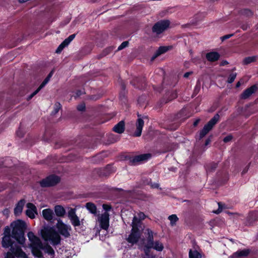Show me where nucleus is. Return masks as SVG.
Segmentation results:
<instances>
[{
    "label": "nucleus",
    "instance_id": "1",
    "mask_svg": "<svg viewBox=\"0 0 258 258\" xmlns=\"http://www.w3.org/2000/svg\"><path fill=\"white\" fill-rule=\"evenodd\" d=\"M29 241V247L31 249L32 254L38 258H43L42 250L45 253H48L51 258L54 255V251L53 248L48 244L43 245L40 239L34 234L30 231L27 234Z\"/></svg>",
    "mask_w": 258,
    "mask_h": 258
},
{
    "label": "nucleus",
    "instance_id": "2",
    "mask_svg": "<svg viewBox=\"0 0 258 258\" xmlns=\"http://www.w3.org/2000/svg\"><path fill=\"white\" fill-rule=\"evenodd\" d=\"M12 228V233L13 237L19 243L23 244L25 242L24 230L25 227V223L24 221L18 220L12 222L11 224Z\"/></svg>",
    "mask_w": 258,
    "mask_h": 258
},
{
    "label": "nucleus",
    "instance_id": "3",
    "mask_svg": "<svg viewBox=\"0 0 258 258\" xmlns=\"http://www.w3.org/2000/svg\"><path fill=\"white\" fill-rule=\"evenodd\" d=\"M41 235L44 240L50 242L53 245H56L60 243V236L53 227L44 228L41 231Z\"/></svg>",
    "mask_w": 258,
    "mask_h": 258
},
{
    "label": "nucleus",
    "instance_id": "4",
    "mask_svg": "<svg viewBox=\"0 0 258 258\" xmlns=\"http://www.w3.org/2000/svg\"><path fill=\"white\" fill-rule=\"evenodd\" d=\"M11 228L9 226H6L4 229V232L3 233V237L2 240V246L5 248H8L13 246L14 244V241L12 238L13 235H11Z\"/></svg>",
    "mask_w": 258,
    "mask_h": 258
},
{
    "label": "nucleus",
    "instance_id": "5",
    "mask_svg": "<svg viewBox=\"0 0 258 258\" xmlns=\"http://www.w3.org/2000/svg\"><path fill=\"white\" fill-rule=\"evenodd\" d=\"M29 258L28 255L18 245L11 247L10 251H8L4 254V258Z\"/></svg>",
    "mask_w": 258,
    "mask_h": 258
},
{
    "label": "nucleus",
    "instance_id": "6",
    "mask_svg": "<svg viewBox=\"0 0 258 258\" xmlns=\"http://www.w3.org/2000/svg\"><path fill=\"white\" fill-rule=\"evenodd\" d=\"M220 116L216 114L204 126L203 130L200 132V139L205 137L219 121Z\"/></svg>",
    "mask_w": 258,
    "mask_h": 258
},
{
    "label": "nucleus",
    "instance_id": "7",
    "mask_svg": "<svg viewBox=\"0 0 258 258\" xmlns=\"http://www.w3.org/2000/svg\"><path fill=\"white\" fill-rule=\"evenodd\" d=\"M55 226L59 234L64 237H69L70 236V231L72 230L71 226L64 224L61 219L57 220Z\"/></svg>",
    "mask_w": 258,
    "mask_h": 258
},
{
    "label": "nucleus",
    "instance_id": "8",
    "mask_svg": "<svg viewBox=\"0 0 258 258\" xmlns=\"http://www.w3.org/2000/svg\"><path fill=\"white\" fill-rule=\"evenodd\" d=\"M170 21L167 20L160 21L153 26L152 31L156 34H160L164 32L169 26Z\"/></svg>",
    "mask_w": 258,
    "mask_h": 258
},
{
    "label": "nucleus",
    "instance_id": "9",
    "mask_svg": "<svg viewBox=\"0 0 258 258\" xmlns=\"http://www.w3.org/2000/svg\"><path fill=\"white\" fill-rule=\"evenodd\" d=\"M60 179L59 178L55 175L49 176L43 179L40 182V185L42 187H49L56 184Z\"/></svg>",
    "mask_w": 258,
    "mask_h": 258
},
{
    "label": "nucleus",
    "instance_id": "10",
    "mask_svg": "<svg viewBox=\"0 0 258 258\" xmlns=\"http://www.w3.org/2000/svg\"><path fill=\"white\" fill-rule=\"evenodd\" d=\"M98 222L101 228L107 230L109 226V215L108 212H104L98 217Z\"/></svg>",
    "mask_w": 258,
    "mask_h": 258
},
{
    "label": "nucleus",
    "instance_id": "11",
    "mask_svg": "<svg viewBox=\"0 0 258 258\" xmlns=\"http://www.w3.org/2000/svg\"><path fill=\"white\" fill-rule=\"evenodd\" d=\"M139 228V227L134 228L133 227H132V232L127 239V241L129 243L133 244L136 243L138 241L141 236V232Z\"/></svg>",
    "mask_w": 258,
    "mask_h": 258
},
{
    "label": "nucleus",
    "instance_id": "12",
    "mask_svg": "<svg viewBox=\"0 0 258 258\" xmlns=\"http://www.w3.org/2000/svg\"><path fill=\"white\" fill-rule=\"evenodd\" d=\"M145 218V214L140 212L138 214L137 216H135L133 218V222L132 223V226L134 228L136 227H141L142 221Z\"/></svg>",
    "mask_w": 258,
    "mask_h": 258
},
{
    "label": "nucleus",
    "instance_id": "13",
    "mask_svg": "<svg viewBox=\"0 0 258 258\" xmlns=\"http://www.w3.org/2000/svg\"><path fill=\"white\" fill-rule=\"evenodd\" d=\"M258 89L257 85H254L246 89L241 94V98L242 99H246L248 98L252 94L255 93Z\"/></svg>",
    "mask_w": 258,
    "mask_h": 258
},
{
    "label": "nucleus",
    "instance_id": "14",
    "mask_svg": "<svg viewBox=\"0 0 258 258\" xmlns=\"http://www.w3.org/2000/svg\"><path fill=\"white\" fill-rule=\"evenodd\" d=\"M144 234L146 237V243L147 246L148 247L154 241V235H156V233H154L152 230L149 228H147L145 230Z\"/></svg>",
    "mask_w": 258,
    "mask_h": 258
},
{
    "label": "nucleus",
    "instance_id": "15",
    "mask_svg": "<svg viewBox=\"0 0 258 258\" xmlns=\"http://www.w3.org/2000/svg\"><path fill=\"white\" fill-rule=\"evenodd\" d=\"M27 210L26 211V215L31 219L35 218V215L37 214V209L32 203H29L27 204Z\"/></svg>",
    "mask_w": 258,
    "mask_h": 258
},
{
    "label": "nucleus",
    "instance_id": "16",
    "mask_svg": "<svg viewBox=\"0 0 258 258\" xmlns=\"http://www.w3.org/2000/svg\"><path fill=\"white\" fill-rule=\"evenodd\" d=\"M76 35L72 34L70 35L67 39H66L58 47L56 50V52L58 53H60L62 50L67 46H68L70 43L75 38Z\"/></svg>",
    "mask_w": 258,
    "mask_h": 258
},
{
    "label": "nucleus",
    "instance_id": "17",
    "mask_svg": "<svg viewBox=\"0 0 258 258\" xmlns=\"http://www.w3.org/2000/svg\"><path fill=\"white\" fill-rule=\"evenodd\" d=\"M144 124V122L143 120L141 118H139L137 119V122H136V131L135 133V136L136 137H140L141 136L142 134V131L143 127Z\"/></svg>",
    "mask_w": 258,
    "mask_h": 258
},
{
    "label": "nucleus",
    "instance_id": "18",
    "mask_svg": "<svg viewBox=\"0 0 258 258\" xmlns=\"http://www.w3.org/2000/svg\"><path fill=\"white\" fill-rule=\"evenodd\" d=\"M148 247L152 248L158 251H162L164 249V245L160 241L156 240Z\"/></svg>",
    "mask_w": 258,
    "mask_h": 258
},
{
    "label": "nucleus",
    "instance_id": "19",
    "mask_svg": "<svg viewBox=\"0 0 258 258\" xmlns=\"http://www.w3.org/2000/svg\"><path fill=\"white\" fill-rule=\"evenodd\" d=\"M125 129V123L124 121L121 120L117 123L113 128V131L118 134H122Z\"/></svg>",
    "mask_w": 258,
    "mask_h": 258
},
{
    "label": "nucleus",
    "instance_id": "20",
    "mask_svg": "<svg viewBox=\"0 0 258 258\" xmlns=\"http://www.w3.org/2000/svg\"><path fill=\"white\" fill-rule=\"evenodd\" d=\"M206 57L208 61L214 62L219 59L220 54L217 52H210L206 54Z\"/></svg>",
    "mask_w": 258,
    "mask_h": 258
},
{
    "label": "nucleus",
    "instance_id": "21",
    "mask_svg": "<svg viewBox=\"0 0 258 258\" xmlns=\"http://www.w3.org/2000/svg\"><path fill=\"white\" fill-rule=\"evenodd\" d=\"M54 211L56 216L59 217H63L66 213V210L61 205L55 206L54 208Z\"/></svg>",
    "mask_w": 258,
    "mask_h": 258
},
{
    "label": "nucleus",
    "instance_id": "22",
    "mask_svg": "<svg viewBox=\"0 0 258 258\" xmlns=\"http://www.w3.org/2000/svg\"><path fill=\"white\" fill-rule=\"evenodd\" d=\"M43 217L47 221H51L53 217V211L50 209H44L42 211Z\"/></svg>",
    "mask_w": 258,
    "mask_h": 258
},
{
    "label": "nucleus",
    "instance_id": "23",
    "mask_svg": "<svg viewBox=\"0 0 258 258\" xmlns=\"http://www.w3.org/2000/svg\"><path fill=\"white\" fill-rule=\"evenodd\" d=\"M25 203V201L24 200H21L18 203L14 209V213L16 215H19L21 213Z\"/></svg>",
    "mask_w": 258,
    "mask_h": 258
},
{
    "label": "nucleus",
    "instance_id": "24",
    "mask_svg": "<svg viewBox=\"0 0 258 258\" xmlns=\"http://www.w3.org/2000/svg\"><path fill=\"white\" fill-rule=\"evenodd\" d=\"M249 249H243L239 250L234 253L232 256V258H237L241 256H246L249 253Z\"/></svg>",
    "mask_w": 258,
    "mask_h": 258
},
{
    "label": "nucleus",
    "instance_id": "25",
    "mask_svg": "<svg viewBox=\"0 0 258 258\" xmlns=\"http://www.w3.org/2000/svg\"><path fill=\"white\" fill-rule=\"evenodd\" d=\"M258 59L257 55H253L245 57L242 60L243 65H247L251 63L255 62Z\"/></svg>",
    "mask_w": 258,
    "mask_h": 258
},
{
    "label": "nucleus",
    "instance_id": "26",
    "mask_svg": "<svg viewBox=\"0 0 258 258\" xmlns=\"http://www.w3.org/2000/svg\"><path fill=\"white\" fill-rule=\"evenodd\" d=\"M168 50V48L165 46H161L156 51L154 55L151 58V60H154L156 57L160 55L161 54L166 52Z\"/></svg>",
    "mask_w": 258,
    "mask_h": 258
},
{
    "label": "nucleus",
    "instance_id": "27",
    "mask_svg": "<svg viewBox=\"0 0 258 258\" xmlns=\"http://www.w3.org/2000/svg\"><path fill=\"white\" fill-rule=\"evenodd\" d=\"M86 208L92 214H96L97 208L96 206L92 203H87L86 204Z\"/></svg>",
    "mask_w": 258,
    "mask_h": 258
},
{
    "label": "nucleus",
    "instance_id": "28",
    "mask_svg": "<svg viewBox=\"0 0 258 258\" xmlns=\"http://www.w3.org/2000/svg\"><path fill=\"white\" fill-rule=\"evenodd\" d=\"M189 258H202L201 254L197 250H190L189 251Z\"/></svg>",
    "mask_w": 258,
    "mask_h": 258
},
{
    "label": "nucleus",
    "instance_id": "29",
    "mask_svg": "<svg viewBox=\"0 0 258 258\" xmlns=\"http://www.w3.org/2000/svg\"><path fill=\"white\" fill-rule=\"evenodd\" d=\"M70 220L72 224L75 227L79 226L81 225V222L77 216L72 218Z\"/></svg>",
    "mask_w": 258,
    "mask_h": 258
},
{
    "label": "nucleus",
    "instance_id": "30",
    "mask_svg": "<svg viewBox=\"0 0 258 258\" xmlns=\"http://www.w3.org/2000/svg\"><path fill=\"white\" fill-rule=\"evenodd\" d=\"M168 219L170 221L171 226H174L175 225L176 222L178 221V218L176 215L173 214L168 217Z\"/></svg>",
    "mask_w": 258,
    "mask_h": 258
},
{
    "label": "nucleus",
    "instance_id": "31",
    "mask_svg": "<svg viewBox=\"0 0 258 258\" xmlns=\"http://www.w3.org/2000/svg\"><path fill=\"white\" fill-rule=\"evenodd\" d=\"M139 158H140L141 162L147 161L148 159H150L151 157V155L150 154H144L139 155Z\"/></svg>",
    "mask_w": 258,
    "mask_h": 258
},
{
    "label": "nucleus",
    "instance_id": "32",
    "mask_svg": "<svg viewBox=\"0 0 258 258\" xmlns=\"http://www.w3.org/2000/svg\"><path fill=\"white\" fill-rule=\"evenodd\" d=\"M76 210L75 209L71 208L68 212V217L70 219L76 217L77 216L76 214Z\"/></svg>",
    "mask_w": 258,
    "mask_h": 258
},
{
    "label": "nucleus",
    "instance_id": "33",
    "mask_svg": "<svg viewBox=\"0 0 258 258\" xmlns=\"http://www.w3.org/2000/svg\"><path fill=\"white\" fill-rule=\"evenodd\" d=\"M61 108V105L59 103L56 102L55 103L54 106V109L52 112V114H55Z\"/></svg>",
    "mask_w": 258,
    "mask_h": 258
},
{
    "label": "nucleus",
    "instance_id": "34",
    "mask_svg": "<svg viewBox=\"0 0 258 258\" xmlns=\"http://www.w3.org/2000/svg\"><path fill=\"white\" fill-rule=\"evenodd\" d=\"M217 167V164L213 163L208 166L207 170L208 171L212 172V171H214Z\"/></svg>",
    "mask_w": 258,
    "mask_h": 258
},
{
    "label": "nucleus",
    "instance_id": "35",
    "mask_svg": "<svg viewBox=\"0 0 258 258\" xmlns=\"http://www.w3.org/2000/svg\"><path fill=\"white\" fill-rule=\"evenodd\" d=\"M242 14L246 17H251L253 15L252 12L249 9H244L242 11Z\"/></svg>",
    "mask_w": 258,
    "mask_h": 258
},
{
    "label": "nucleus",
    "instance_id": "36",
    "mask_svg": "<svg viewBox=\"0 0 258 258\" xmlns=\"http://www.w3.org/2000/svg\"><path fill=\"white\" fill-rule=\"evenodd\" d=\"M237 74L236 73L231 74L228 79L227 82L229 83H232L236 78Z\"/></svg>",
    "mask_w": 258,
    "mask_h": 258
},
{
    "label": "nucleus",
    "instance_id": "37",
    "mask_svg": "<svg viewBox=\"0 0 258 258\" xmlns=\"http://www.w3.org/2000/svg\"><path fill=\"white\" fill-rule=\"evenodd\" d=\"M131 162L133 164H137L141 162L139 155L135 156L131 160Z\"/></svg>",
    "mask_w": 258,
    "mask_h": 258
},
{
    "label": "nucleus",
    "instance_id": "38",
    "mask_svg": "<svg viewBox=\"0 0 258 258\" xmlns=\"http://www.w3.org/2000/svg\"><path fill=\"white\" fill-rule=\"evenodd\" d=\"M43 88H40V86L37 88L36 90H35L33 93H32L28 97V100H30L32 99L35 95H36L39 91L42 89Z\"/></svg>",
    "mask_w": 258,
    "mask_h": 258
},
{
    "label": "nucleus",
    "instance_id": "39",
    "mask_svg": "<svg viewBox=\"0 0 258 258\" xmlns=\"http://www.w3.org/2000/svg\"><path fill=\"white\" fill-rule=\"evenodd\" d=\"M43 88H40V86L37 88L36 90H35L33 93H32L28 97V100H30L32 99L35 95H36L39 91L42 89Z\"/></svg>",
    "mask_w": 258,
    "mask_h": 258
},
{
    "label": "nucleus",
    "instance_id": "40",
    "mask_svg": "<svg viewBox=\"0 0 258 258\" xmlns=\"http://www.w3.org/2000/svg\"><path fill=\"white\" fill-rule=\"evenodd\" d=\"M128 42L127 41L123 42L118 47L117 50H120L128 45Z\"/></svg>",
    "mask_w": 258,
    "mask_h": 258
},
{
    "label": "nucleus",
    "instance_id": "41",
    "mask_svg": "<svg viewBox=\"0 0 258 258\" xmlns=\"http://www.w3.org/2000/svg\"><path fill=\"white\" fill-rule=\"evenodd\" d=\"M151 248L148 247L147 246V244H145V246H144V251L145 253V256L146 255H150L149 254V252H150V249H151Z\"/></svg>",
    "mask_w": 258,
    "mask_h": 258
},
{
    "label": "nucleus",
    "instance_id": "42",
    "mask_svg": "<svg viewBox=\"0 0 258 258\" xmlns=\"http://www.w3.org/2000/svg\"><path fill=\"white\" fill-rule=\"evenodd\" d=\"M49 81V80L48 78H46L40 85V88H43L48 83Z\"/></svg>",
    "mask_w": 258,
    "mask_h": 258
},
{
    "label": "nucleus",
    "instance_id": "43",
    "mask_svg": "<svg viewBox=\"0 0 258 258\" xmlns=\"http://www.w3.org/2000/svg\"><path fill=\"white\" fill-rule=\"evenodd\" d=\"M103 208L104 210L106 211L105 212H107V211H109L111 209V206L108 205L103 204Z\"/></svg>",
    "mask_w": 258,
    "mask_h": 258
},
{
    "label": "nucleus",
    "instance_id": "44",
    "mask_svg": "<svg viewBox=\"0 0 258 258\" xmlns=\"http://www.w3.org/2000/svg\"><path fill=\"white\" fill-rule=\"evenodd\" d=\"M232 138V136H226V137H225L223 139V141L225 142V143H227V142H229L231 140Z\"/></svg>",
    "mask_w": 258,
    "mask_h": 258
},
{
    "label": "nucleus",
    "instance_id": "45",
    "mask_svg": "<svg viewBox=\"0 0 258 258\" xmlns=\"http://www.w3.org/2000/svg\"><path fill=\"white\" fill-rule=\"evenodd\" d=\"M77 108L79 111H83L85 109V105L84 104H80L78 106Z\"/></svg>",
    "mask_w": 258,
    "mask_h": 258
},
{
    "label": "nucleus",
    "instance_id": "46",
    "mask_svg": "<svg viewBox=\"0 0 258 258\" xmlns=\"http://www.w3.org/2000/svg\"><path fill=\"white\" fill-rule=\"evenodd\" d=\"M133 83L134 85H136V83H137V87L140 88V86L139 85H138V84L140 83V81L139 78H136L134 80V82H133Z\"/></svg>",
    "mask_w": 258,
    "mask_h": 258
},
{
    "label": "nucleus",
    "instance_id": "47",
    "mask_svg": "<svg viewBox=\"0 0 258 258\" xmlns=\"http://www.w3.org/2000/svg\"><path fill=\"white\" fill-rule=\"evenodd\" d=\"M233 35V34H228V35H224L222 37H221V39L222 41L225 40V39H228V38H230L231 37H232V36Z\"/></svg>",
    "mask_w": 258,
    "mask_h": 258
},
{
    "label": "nucleus",
    "instance_id": "48",
    "mask_svg": "<svg viewBox=\"0 0 258 258\" xmlns=\"http://www.w3.org/2000/svg\"><path fill=\"white\" fill-rule=\"evenodd\" d=\"M218 206H219V208L215 212V213L216 214H219L220 213L221 211H222V204L221 203H218Z\"/></svg>",
    "mask_w": 258,
    "mask_h": 258
},
{
    "label": "nucleus",
    "instance_id": "49",
    "mask_svg": "<svg viewBox=\"0 0 258 258\" xmlns=\"http://www.w3.org/2000/svg\"><path fill=\"white\" fill-rule=\"evenodd\" d=\"M151 187L153 188H158L159 187V184L158 183H151Z\"/></svg>",
    "mask_w": 258,
    "mask_h": 258
},
{
    "label": "nucleus",
    "instance_id": "50",
    "mask_svg": "<svg viewBox=\"0 0 258 258\" xmlns=\"http://www.w3.org/2000/svg\"><path fill=\"white\" fill-rule=\"evenodd\" d=\"M249 27L248 25L247 24H242L241 25V28L243 30H246L248 29V28Z\"/></svg>",
    "mask_w": 258,
    "mask_h": 258
},
{
    "label": "nucleus",
    "instance_id": "51",
    "mask_svg": "<svg viewBox=\"0 0 258 258\" xmlns=\"http://www.w3.org/2000/svg\"><path fill=\"white\" fill-rule=\"evenodd\" d=\"M112 50V48H108L105 49V51H104V55L108 54Z\"/></svg>",
    "mask_w": 258,
    "mask_h": 258
},
{
    "label": "nucleus",
    "instance_id": "52",
    "mask_svg": "<svg viewBox=\"0 0 258 258\" xmlns=\"http://www.w3.org/2000/svg\"><path fill=\"white\" fill-rule=\"evenodd\" d=\"M244 83V81L242 79H241L239 81H238L236 85V87L238 88L241 86V85Z\"/></svg>",
    "mask_w": 258,
    "mask_h": 258
},
{
    "label": "nucleus",
    "instance_id": "53",
    "mask_svg": "<svg viewBox=\"0 0 258 258\" xmlns=\"http://www.w3.org/2000/svg\"><path fill=\"white\" fill-rule=\"evenodd\" d=\"M248 169H249V166H248H248H246V167H245L243 169V170H242V172H241V174H245V173L247 172V171H248Z\"/></svg>",
    "mask_w": 258,
    "mask_h": 258
},
{
    "label": "nucleus",
    "instance_id": "54",
    "mask_svg": "<svg viewBox=\"0 0 258 258\" xmlns=\"http://www.w3.org/2000/svg\"><path fill=\"white\" fill-rule=\"evenodd\" d=\"M192 74L191 72H186L184 74V78H188Z\"/></svg>",
    "mask_w": 258,
    "mask_h": 258
},
{
    "label": "nucleus",
    "instance_id": "55",
    "mask_svg": "<svg viewBox=\"0 0 258 258\" xmlns=\"http://www.w3.org/2000/svg\"><path fill=\"white\" fill-rule=\"evenodd\" d=\"M143 258H156L154 255H148L145 256Z\"/></svg>",
    "mask_w": 258,
    "mask_h": 258
},
{
    "label": "nucleus",
    "instance_id": "56",
    "mask_svg": "<svg viewBox=\"0 0 258 258\" xmlns=\"http://www.w3.org/2000/svg\"><path fill=\"white\" fill-rule=\"evenodd\" d=\"M200 121V119H197V120H196L194 122V126H197V125L198 124V123H199Z\"/></svg>",
    "mask_w": 258,
    "mask_h": 258
},
{
    "label": "nucleus",
    "instance_id": "57",
    "mask_svg": "<svg viewBox=\"0 0 258 258\" xmlns=\"http://www.w3.org/2000/svg\"><path fill=\"white\" fill-rule=\"evenodd\" d=\"M17 135L18 136L20 137H23V134L21 133V131L20 130H19L17 132Z\"/></svg>",
    "mask_w": 258,
    "mask_h": 258
},
{
    "label": "nucleus",
    "instance_id": "58",
    "mask_svg": "<svg viewBox=\"0 0 258 258\" xmlns=\"http://www.w3.org/2000/svg\"><path fill=\"white\" fill-rule=\"evenodd\" d=\"M228 64V62L226 60L225 61H223L221 63V66H224V65H226Z\"/></svg>",
    "mask_w": 258,
    "mask_h": 258
},
{
    "label": "nucleus",
    "instance_id": "59",
    "mask_svg": "<svg viewBox=\"0 0 258 258\" xmlns=\"http://www.w3.org/2000/svg\"><path fill=\"white\" fill-rule=\"evenodd\" d=\"M211 142V140L210 139H207L205 142V145L207 146L208 145L210 142Z\"/></svg>",
    "mask_w": 258,
    "mask_h": 258
},
{
    "label": "nucleus",
    "instance_id": "60",
    "mask_svg": "<svg viewBox=\"0 0 258 258\" xmlns=\"http://www.w3.org/2000/svg\"><path fill=\"white\" fill-rule=\"evenodd\" d=\"M53 71H51L50 72V73L47 76L51 78L52 77V75H53Z\"/></svg>",
    "mask_w": 258,
    "mask_h": 258
},
{
    "label": "nucleus",
    "instance_id": "61",
    "mask_svg": "<svg viewBox=\"0 0 258 258\" xmlns=\"http://www.w3.org/2000/svg\"><path fill=\"white\" fill-rule=\"evenodd\" d=\"M177 97V95L176 93L174 94L172 96V99L175 98Z\"/></svg>",
    "mask_w": 258,
    "mask_h": 258
},
{
    "label": "nucleus",
    "instance_id": "62",
    "mask_svg": "<svg viewBox=\"0 0 258 258\" xmlns=\"http://www.w3.org/2000/svg\"><path fill=\"white\" fill-rule=\"evenodd\" d=\"M46 78H48L49 80H50V79L51 78L50 77H48V76H47V77H46Z\"/></svg>",
    "mask_w": 258,
    "mask_h": 258
}]
</instances>
